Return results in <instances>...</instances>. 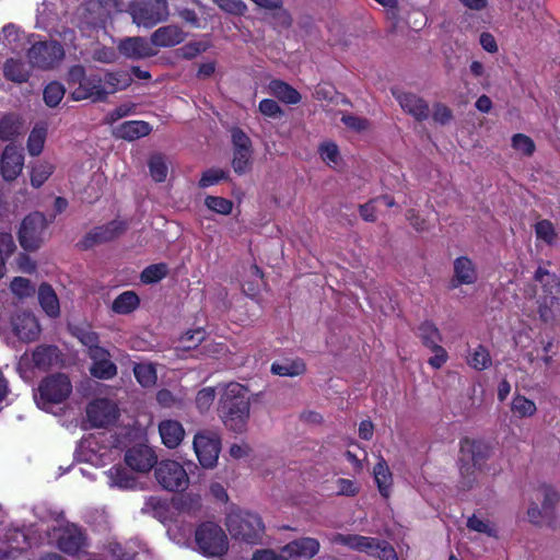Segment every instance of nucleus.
Wrapping results in <instances>:
<instances>
[{"instance_id":"a18cd8bd","label":"nucleus","mask_w":560,"mask_h":560,"mask_svg":"<svg viewBox=\"0 0 560 560\" xmlns=\"http://www.w3.org/2000/svg\"><path fill=\"white\" fill-rule=\"evenodd\" d=\"M133 373L137 381L143 387L153 386L156 382V371L150 363H139L133 366Z\"/></svg>"},{"instance_id":"a878e982","label":"nucleus","mask_w":560,"mask_h":560,"mask_svg":"<svg viewBox=\"0 0 560 560\" xmlns=\"http://www.w3.org/2000/svg\"><path fill=\"white\" fill-rule=\"evenodd\" d=\"M186 34L177 25L159 27L151 35L152 47H173L184 42Z\"/></svg>"},{"instance_id":"2f4dec72","label":"nucleus","mask_w":560,"mask_h":560,"mask_svg":"<svg viewBox=\"0 0 560 560\" xmlns=\"http://www.w3.org/2000/svg\"><path fill=\"white\" fill-rule=\"evenodd\" d=\"M131 83V78L126 72H107L102 78V92L105 97L117 91L127 89Z\"/></svg>"},{"instance_id":"5701e85b","label":"nucleus","mask_w":560,"mask_h":560,"mask_svg":"<svg viewBox=\"0 0 560 560\" xmlns=\"http://www.w3.org/2000/svg\"><path fill=\"white\" fill-rule=\"evenodd\" d=\"M125 229L126 225L121 221H112L106 225L97 226L84 237L83 246L88 248L95 244L112 241L120 235Z\"/></svg>"},{"instance_id":"69168bd1","label":"nucleus","mask_w":560,"mask_h":560,"mask_svg":"<svg viewBox=\"0 0 560 560\" xmlns=\"http://www.w3.org/2000/svg\"><path fill=\"white\" fill-rule=\"evenodd\" d=\"M19 131V125L12 117H4L0 121V139L11 140Z\"/></svg>"},{"instance_id":"2eb2a0df","label":"nucleus","mask_w":560,"mask_h":560,"mask_svg":"<svg viewBox=\"0 0 560 560\" xmlns=\"http://www.w3.org/2000/svg\"><path fill=\"white\" fill-rule=\"evenodd\" d=\"M125 462L132 470L147 472L156 464L158 457L150 446L138 444L126 452Z\"/></svg>"},{"instance_id":"a211bd4d","label":"nucleus","mask_w":560,"mask_h":560,"mask_svg":"<svg viewBox=\"0 0 560 560\" xmlns=\"http://www.w3.org/2000/svg\"><path fill=\"white\" fill-rule=\"evenodd\" d=\"M320 548V544L313 537H303L287 544L281 548L282 557L288 559H312L315 557Z\"/></svg>"},{"instance_id":"b1692460","label":"nucleus","mask_w":560,"mask_h":560,"mask_svg":"<svg viewBox=\"0 0 560 560\" xmlns=\"http://www.w3.org/2000/svg\"><path fill=\"white\" fill-rule=\"evenodd\" d=\"M58 349L56 347L36 348L31 355L23 354L20 359V366L28 365L31 362L34 366L46 370L52 366L58 361Z\"/></svg>"},{"instance_id":"473e14b6","label":"nucleus","mask_w":560,"mask_h":560,"mask_svg":"<svg viewBox=\"0 0 560 560\" xmlns=\"http://www.w3.org/2000/svg\"><path fill=\"white\" fill-rule=\"evenodd\" d=\"M540 348L536 349L537 354L534 351H528L524 354V358L529 362L534 363L536 360H540L545 366H550L553 363V357L556 355V343L553 338L541 339L539 341Z\"/></svg>"},{"instance_id":"680f3d73","label":"nucleus","mask_w":560,"mask_h":560,"mask_svg":"<svg viewBox=\"0 0 560 560\" xmlns=\"http://www.w3.org/2000/svg\"><path fill=\"white\" fill-rule=\"evenodd\" d=\"M215 398V389L213 387H205L200 389L196 396V406L200 412L210 409Z\"/></svg>"},{"instance_id":"c85d7f7f","label":"nucleus","mask_w":560,"mask_h":560,"mask_svg":"<svg viewBox=\"0 0 560 560\" xmlns=\"http://www.w3.org/2000/svg\"><path fill=\"white\" fill-rule=\"evenodd\" d=\"M373 477L381 495L385 499L389 498L393 488V474L383 457H380L375 464Z\"/></svg>"},{"instance_id":"37998d69","label":"nucleus","mask_w":560,"mask_h":560,"mask_svg":"<svg viewBox=\"0 0 560 560\" xmlns=\"http://www.w3.org/2000/svg\"><path fill=\"white\" fill-rule=\"evenodd\" d=\"M511 410L520 418H529L536 413L537 407L533 400L525 396L517 395L512 399Z\"/></svg>"},{"instance_id":"f03ea898","label":"nucleus","mask_w":560,"mask_h":560,"mask_svg":"<svg viewBox=\"0 0 560 560\" xmlns=\"http://www.w3.org/2000/svg\"><path fill=\"white\" fill-rule=\"evenodd\" d=\"M491 453V445L482 440L465 438L460 441L459 470L462 476L467 479L466 486L469 487L475 481L476 478L471 477L474 471L488 470L486 464Z\"/></svg>"},{"instance_id":"0eeeda50","label":"nucleus","mask_w":560,"mask_h":560,"mask_svg":"<svg viewBox=\"0 0 560 560\" xmlns=\"http://www.w3.org/2000/svg\"><path fill=\"white\" fill-rule=\"evenodd\" d=\"M195 541L199 552L207 557H219L228 550V537L224 530L213 522H206L198 526Z\"/></svg>"},{"instance_id":"9d476101","label":"nucleus","mask_w":560,"mask_h":560,"mask_svg":"<svg viewBox=\"0 0 560 560\" xmlns=\"http://www.w3.org/2000/svg\"><path fill=\"white\" fill-rule=\"evenodd\" d=\"M48 222L43 213L34 212L21 223L20 244L24 249L35 250L46 238Z\"/></svg>"},{"instance_id":"49530a36","label":"nucleus","mask_w":560,"mask_h":560,"mask_svg":"<svg viewBox=\"0 0 560 560\" xmlns=\"http://www.w3.org/2000/svg\"><path fill=\"white\" fill-rule=\"evenodd\" d=\"M467 362L475 370L482 371L488 369L492 361L489 351L483 346H478L470 352Z\"/></svg>"},{"instance_id":"6ab92c4d","label":"nucleus","mask_w":560,"mask_h":560,"mask_svg":"<svg viewBox=\"0 0 560 560\" xmlns=\"http://www.w3.org/2000/svg\"><path fill=\"white\" fill-rule=\"evenodd\" d=\"M478 269L472 259L467 256L457 257L453 262L452 287L472 285L478 281Z\"/></svg>"},{"instance_id":"20e7f679","label":"nucleus","mask_w":560,"mask_h":560,"mask_svg":"<svg viewBox=\"0 0 560 560\" xmlns=\"http://www.w3.org/2000/svg\"><path fill=\"white\" fill-rule=\"evenodd\" d=\"M226 526L232 537L248 544H256L264 533L261 518L255 513L242 510L229 513Z\"/></svg>"},{"instance_id":"f8f14e48","label":"nucleus","mask_w":560,"mask_h":560,"mask_svg":"<svg viewBox=\"0 0 560 560\" xmlns=\"http://www.w3.org/2000/svg\"><path fill=\"white\" fill-rule=\"evenodd\" d=\"M158 482L168 491H183L189 485L185 468L176 460H162L155 468Z\"/></svg>"},{"instance_id":"052dcab7","label":"nucleus","mask_w":560,"mask_h":560,"mask_svg":"<svg viewBox=\"0 0 560 560\" xmlns=\"http://www.w3.org/2000/svg\"><path fill=\"white\" fill-rule=\"evenodd\" d=\"M228 176L226 172L220 168H210L202 173L201 178L199 180L200 188H208L213 186L221 180L225 179Z\"/></svg>"},{"instance_id":"5fc2aeb1","label":"nucleus","mask_w":560,"mask_h":560,"mask_svg":"<svg viewBox=\"0 0 560 560\" xmlns=\"http://www.w3.org/2000/svg\"><path fill=\"white\" fill-rule=\"evenodd\" d=\"M15 244L11 234L0 233V279L4 276L5 259L14 252Z\"/></svg>"},{"instance_id":"ea45409f","label":"nucleus","mask_w":560,"mask_h":560,"mask_svg":"<svg viewBox=\"0 0 560 560\" xmlns=\"http://www.w3.org/2000/svg\"><path fill=\"white\" fill-rule=\"evenodd\" d=\"M139 296L133 291H125L113 302L112 308L117 314H129L139 306Z\"/></svg>"},{"instance_id":"58836bf2","label":"nucleus","mask_w":560,"mask_h":560,"mask_svg":"<svg viewBox=\"0 0 560 560\" xmlns=\"http://www.w3.org/2000/svg\"><path fill=\"white\" fill-rule=\"evenodd\" d=\"M322 161L330 168H338L342 164V158L338 145L332 141H324L318 147Z\"/></svg>"},{"instance_id":"4be33fe9","label":"nucleus","mask_w":560,"mask_h":560,"mask_svg":"<svg viewBox=\"0 0 560 560\" xmlns=\"http://www.w3.org/2000/svg\"><path fill=\"white\" fill-rule=\"evenodd\" d=\"M0 540L2 545H7L0 547V560L14 557L15 552L22 551L28 546V536L18 528H9L5 533L0 534Z\"/></svg>"},{"instance_id":"72a5a7b5","label":"nucleus","mask_w":560,"mask_h":560,"mask_svg":"<svg viewBox=\"0 0 560 560\" xmlns=\"http://www.w3.org/2000/svg\"><path fill=\"white\" fill-rule=\"evenodd\" d=\"M535 282L540 287L541 295H556L559 292V278L545 267H538L534 275Z\"/></svg>"},{"instance_id":"c9c22d12","label":"nucleus","mask_w":560,"mask_h":560,"mask_svg":"<svg viewBox=\"0 0 560 560\" xmlns=\"http://www.w3.org/2000/svg\"><path fill=\"white\" fill-rule=\"evenodd\" d=\"M528 296H536V304H537V313L539 315V319L544 323H551L555 319V305L557 303V296L556 295H541L537 294V291L535 290L533 293L527 292Z\"/></svg>"},{"instance_id":"e2e57ef3","label":"nucleus","mask_w":560,"mask_h":560,"mask_svg":"<svg viewBox=\"0 0 560 560\" xmlns=\"http://www.w3.org/2000/svg\"><path fill=\"white\" fill-rule=\"evenodd\" d=\"M74 335L89 349V355L92 354L94 348H101L98 346V336L96 332L86 328H77Z\"/></svg>"},{"instance_id":"3c124183","label":"nucleus","mask_w":560,"mask_h":560,"mask_svg":"<svg viewBox=\"0 0 560 560\" xmlns=\"http://www.w3.org/2000/svg\"><path fill=\"white\" fill-rule=\"evenodd\" d=\"M511 145L516 153L530 156L535 151V143L533 139L524 133H516L511 139Z\"/></svg>"},{"instance_id":"4c0bfd02","label":"nucleus","mask_w":560,"mask_h":560,"mask_svg":"<svg viewBox=\"0 0 560 560\" xmlns=\"http://www.w3.org/2000/svg\"><path fill=\"white\" fill-rule=\"evenodd\" d=\"M3 74L8 80L22 83L28 79L30 67L20 59L11 58L4 63Z\"/></svg>"},{"instance_id":"423d86ee","label":"nucleus","mask_w":560,"mask_h":560,"mask_svg":"<svg viewBox=\"0 0 560 560\" xmlns=\"http://www.w3.org/2000/svg\"><path fill=\"white\" fill-rule=\"evenodd\" d=\"M128 9L133 23L145 28L166 21L170 15L166 0H132Z\"/></svg>"},{"instance_id":"cd10ccee","label":"nucleus","mask_w":560,"mask_h":560,"mask_svg":"<svg viewBox=\"0 0 560 560\" xmlns=\"http://www.w3.org/2000/svg\"><path fill=\"white\" fill-rule=\"evenodd\" d=\"M105 476L109 488L129 490L136 487L135 476L120 465L109 468L105 471Z\"/></svg>"},{"instance_id":"f704fd0d","label":"nucleus","mask_w":560,"mask_h":560,"mask_svg":"<svg viewBox=\"0 0 560 560\" xmlns=\"http://www.w3.org/2000/svg\"><path fill=\"white\" fill-rule=\"evenodd\" d=\"M270 370L275 375L294 377L305 372V364L299 359H284L273 362Z\"/></svg>"},{"instance_id":"0e129e2a","label":"nucleus","mask_w":560,"mask_h":560,"mask_svg":"<svg viewBox=\"0 0 560 560\" xmlns=\"http://www.w3.org/2000/svg\"><path fill=\"white\" fill-rule=\"evenodd\" d=\"M209 48L206 42H191L178 49L179 55L185 59H192Z\"/></svg>"},{"instance_id":"8fccbe9b","label":"nucleus","mask_w":560,"mask_h":560,"mask_svg":"<svg viewBox=\"0 0 560 560\" xmlns=\"http://www.w3.org/2000/svg\"><path fill=\"white\" fill-rule=\"evenodd\" d=\"M108 551L116 560H133L138 553L136 547L131 542H126L124 546L118 541H110L108 544Z\"/></svg>"},{"instance_id":"7c9ffc66","label":"nucleus","mask_w":560,"mask_h":560,"mask_svg":"<svg viewBox=\"0 0 560 560\" xmlns=\"http://www.w3.org/2000/svg\"><path fill=\"white\" fill-rule=\"evenodd\" d=\"M268 92L285 104H298L301 101V94L288 83L281 80H272L268 84Z\"/></svg>"},{"instance_id":"f257e3e1","label":"nucleus","mask_w":560,"mask_h":560,"mask_svg":"<svg viewBox=\"0 0 560 560\" xmlns=\"http://www.w3.org/2000/svg\"><path fill=\"white\" fill-rule=\"evenodd\" d=\"M250 413V400L246 387L238 383L225 386L221 397V418L224 425L236 433L246 430Z\"/></svg>"},{"instance_id":"4468645a","label":"nucleus","mask_w":560,"mask_h":560,"mask_svg":"<svg viewBox=\"0 0 560 560\" xmlns=\"http://www.w3.org/2000/svg\"><path fill=\"white\" fill-rule=\"evenodd\" d=\"M118 415L115 402L108 399H97L86 409V416L93 427H105L114 422Z\"/></svg>"},{"instance_id":"6e6552de","label":"nucleus","mask_w":560,"mask_h":560,"mask_svg":"<svg viewBox=\"0 0 560 560\" xmlns=\"http://www.w3.org/2000/svg\"><path fill=\"white\" fill-rule=\"evenodd\" d=\"M72 385L65 374H56L43 380L35 400L38 407L48 409L49 406L63 402L71 394Z\"/></svg>"},{"instance_id":"39448f33","label":"nucleus","mask_w":560,"mask_h":560,"mask_svg":"<svg viewBox=\"0 0 560 560\" xmlns=\"http://www.w3.org/2000/svg\"><path fill=\"white\" fill-rule=\"evenodd\" d=\"M56 525L47 524L43 530L47 532L48 541L68 555H77L84 546L85 538L83 533L73 524L66 523L63 520L56 518ZM44 527V523L42 524Z\"/></svg>"},{"instance_id":"7ed1b4c3","label":"nucleus","mask_w":560,"mask_h":560,"mask_svg":"<svg viewBox=\"0 0 560 560\" xmlns=\"http://www.w3.org/2000/svg\"><path fill=\"white\" fill-rule=\"evenodd\" d=\"M331 544L342 545L351 550L364 552L381 560H398L395 549L386 541L355 534H335Z\"/></svg>"},{"instance_id":"bb28decb","label":"nucleus","mask_w":560,"mask_h":560,"mask_svg":"<svg viewBox=\"0 0 560 560\" xmlns=\"http://www.w3.org/2000/svg\"><path fill=\"white\" fill-rule=\"evenodd\" d=\"M162 443L167 448H176L185 438V429L177 420H163L159 424Z\"/></svg>"},{"instance_id":"09e8293b","label":"nucleus","mask_w":560,"mask_h":560,"mask_svg":"<svg viewBox=\"0 0 560 560\" xmlns=\"http://www.w3.org/2000/svg\"><path fill=\"white\" fill-rule=\"evenodd\" d=\"M205 206L212 212L229 215L233 210V201L220 196H207Z\"/></svg>"},{"instance_id":"c03bdc74","label":"nucleus","mask_w":560,"mask_h":560,"mask_svg":"<svg viewBox=\"0 0 560 560\" xmlns=\"http://www.w3.org/2000/svg\"><path fill=\"white\" fill-rule=\"evenodd\" d=\"M55 166L46 161H40L33 166L31 183L35 188L40 187L52 174Z\"/></svg>"},{"instance_id":"de8ad7c7","label":"nucleus","mask_w":560,"mask_h":560,"mask_svg":"<svg viewBox=\"0 0 560 560\" xmlns=\"http://www.w3.org/2000/svg\"><path fill=\"white\" fill-rule=\"evenodd\" d=\"M419 335L423 341V343L429 348H435L440 346L442 341V336L438 329V327L432 323H423L419 327Z\"/></svg>"},{"instance_id":"603ef678","label":"nucleus","mask_w":560,"mask_h":560,"mask_svg":"<svg viewBox=\"0 0 560 560\" xmlns=\"http://www.w3.org/2000/svg\"><path fill=\"white\" fill-rule=\"evenodd\" d=\"M252 149L233 150L232 166L235 173L242 175L250 170Z\"/></svg>"},{"instance_id":"6e6d98bb","label":"nucleus","mask_w":560,"mask_h":560,"mask_svg":"<svg viewBox=\"0 0 560 560\" xmlns=\"http://www.w3.org/2000/svg\"><path fill=\"white\" fill-rule=\"evenodd\" d=\"M537 238L551 245L556 242L557 233L553 224L549 220H540L535 224Z\"/></svg>"},{"instance_id":"864d4df0","label":"nucleus","mask_w":560,"mask_h":560,"mask_svg":"<svg viewBox=\"0 0 560 560\" xmlns=\"http://www.w3.org/2000/svg\"><path fill=\"white\" fill-rule=\"evenodd\" d=\"M150 175L155 182H164L167 177L168 167L162 155H153L149 161Z\"/></svg>"},{"instance_id":"aec40b11","label":"nucleus","mask_w":560,"mask_h":560,"mask_svg":"<svg viewBox=\"0 0 560 560\" xmlns=\"http://www.w3.org/2000/svg\"><path fill=\"white\" fill-rule=\"evenodd\" d=\"M393 94L402 110L411 115L415 119L423 120L428 118L429 106L424 100L409 92L394 91Z\"/></svg>"},{"instance_id":"f3484780","label":"nucleus","mask_w":560,"mask_h":560,"mask_svg":"<svg viewBox=\"0 0 560 560\" xmlns=\"http://www.w3.org/2000/svg\"><path fill=\"white\" fill-rule=\"evenodd\" d=\"M15 336L25 342L34 341L40 331L37 318L31 312H19L11 320Z\"/></svg>"},{"instance_id":"774afa93","label":"nucleus","mask_w":560,"mask_h":560,"mask_svg":"<svg viewBox=\"0 0 560 560\" xmlns=\"http://www.w3.org/2000/svg\"><path fill=\"white\" fill-rule=\"evenodd\" d=\"M231 138H232V143H233V150H249V149H252L250 139L240 128H233L231 130Z\"/></svg>"},{"instance_id":"ddd939ff","label":"nucleus","mask_w":560,"mask_h":560,"mask_svg":"<svg viewBox=\"0 0 560 560\" xmlns=\"http://www.w3.org/2000/svg\"><path fill=\"white\" fill-rule=\"evenodd\" d=\"M62 47L56 42H38L28 50L30 62L37 68L48 69L63 57Z\"/></svg>"},{"instance_id":"393cba45","label":"nucleus","mask_w":560,"mask_h":560,"mask_svg":"<svg viewBox=\"0 0 560 560\" xmlns=\"http://www.w3.org/2000/svg\"><path fill=\"white\" fill-rule=\"evenodd\" d=\"M24 164V158L22 153L12 145H8L3 153L1 159V173L5 180H13L15 179L23 167Z\"/></svg>"},{"instance_id":"c756f323","label":"nucleus","mask_w":560,"mask_h":560,"mask_svg":"<svg viewBox=\"0 0 560 560\" xmlns=\"http://www.w3.org/2000/svg\"><path fill=\"white\" fill-rule=\"evenodd\" d=\"M37 294L39 305L42 310L46 313V315L52 318L59 316V300L51 285L47 283H42L38 288Z\"/></svg>"},{"instance_id":"dca6fc26","label":"nucleus","mask_w":560,"mask_h":560,"mask_svg":"<svg viewBox=\"0 0 560 560\" xmlns=\"http://www.w3.org/2000/svg\"><path fill=\"white\" fill-rule=\"evenodd\" d=\"M117 49L124 57L132 60H140L156 55L151 40L149 42L140 36L126 37L119 40Z\"/></svg>"},{"instance_id":"a19ab883","label":"nucleus","mask_w":560,"mask_h":560,"mask_svg":"<svg viewBox=\"0 0 560 560\" xmlns=\"http://www.w3.org/2000/svg\"><path fill=\"white\" fill-rule=\"evenodd\" d=\"M10 290L16 299L25 300L34 296L36 287L31 280L26 278L15 277L10 282Z\"/></svg>"},{"instance_id":"79ce46f5","label":"nucleus","mask_w":560,"mask_h":560,"mask_svg":"<svg viewBox=\"0 0 560 560\" xmlns=\"http://www.w3.org/2000/svg\"><path fill=\"white\" fill-rule=\"evenodd\" d=\"M47 136V127L44 124L36 125L30 137L27 142V149L31 155H38L43 151L45 140Z\"/></svg>"},{"instance_id":"13d9d810","label":"nucleus","mask_w":560,"mask_h":560,"mask_svg":"<svg viewBox=\"0 0 560 560\" xmlns=\"http://www.w3.org/2000/svg\"><path fill=\"white\" fill-rule=\"evenodd\" d=\"M167 273V266L165 264H156L147 267L141 272V281L143 283H155L162 280Z\"/></svg>"},{"instance_id":"9b49d317","label":"nucleus","mask_w":560,"mask_h":560,"mask_svg":"<svg viewBox=\"0 0 560 560\" xmlns=\"http://www.w3.org/2000/svg\"><path fill=\"white\" fill-rule=\"evenodd\" d=\"M70 83L78 84L71 91V96L74 101H83L91 98L92 101H101L104 98L102 92V77L100 75H84L82 67H73L69 72Z\"/></svg>"},{"instance_id":"4d7b16f0","label":"nucleus","mask_w":560,"mask_h":560,"mask_svg":"<svg viewBox=\"0 0 560 560\" xmlns=\"http://www.w3.org/2000/svg\"><path fill=\"white\" fill-rule=\"evenodd\" d=\"M65 96V88L58 82L49 83L44 90L45 103L50 106H57Z\"/></svg>"},{"instance_id":"338daca9","label":"nucleus","mask_w":560,"mask_h":560,"mask_svg":"<svg viewBox=\"0 0 560 560\" xmlns=\"http://www.w3.org/2000/svg\"><path fill=\"white\" fill-rule=\"evenodd\" d=\"M258 108L264 116L269 118H278L283 115L282 108L271 98L260 101Z\"/></svg>"},{"instance_id":"e433bc0d","label":"nucleus","mask_w":560,"mask_h":560,"mask_svg":"<svg viewBox=\"0 0 560 560\" xmlns=\"http://www.w3.org/2000/svg\"><path fill=\"white\" fill-rule=\"evenodd\" d=\"M150 132V125L142 120L126 121L118 128L119 137L130 141L145 137Z\"/></svg>"},{"instance_id":"412c9836","label":"nucleus","mask_w":560,"mask_h":560,"mask_svg":"<svg viewBox=\"0 0 560 560\" xmlns=\"http://www.w3.org/2000/svg\"><path fill=\"white\" fill-rule=\"evenodd\" d=\"M90 358L93 361L90 368L93 376L101 380H109L117 374V368L110 361V354L105 348H94Z\"/></svg>"},{"instance_id":"1a4fd4ad","label":"nucleus","mask_w":560,"mask_h":560,"mask_svg":"<svg viewBox=\"0 0 560 560\" xmlns=\"http://www.w3.org/2000/svg\"><path fill=\"white\" fill-rule=\"evenodd\" d=\"M192 447L202 468L212 469L217 466L221 452V439L217 432L198 431L194 435Z\"/></svg>"},{"instance_id":"bf43d9fd","label":"nucleus","mask_w":560,"mask_h":560,"mask_svg":"<svg viewBox=\"0 0 560 560\" xmlns=\"http://www.w3.org/2000/svg\"><path fill=\"white\" fill-rule=\"evenodd\" d=\"M467 527L470 530L482 533L491 537H494L497 534L494 526L489 521L482 520L476 515H472L467 520Z\"/></svg>"}]
</instances>
